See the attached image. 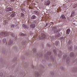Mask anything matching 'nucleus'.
Wrapping results in <instances>:
<instances>
[{"label":"nucleus","instance_id":"nucleus-20","mask_svg":"<svg viewBox=\"0 0 77 77\" xmlns=\"http://www.w3.org/2000/svg\"><path fill=\"white\" fill-rule=\"evenodd\" d=\"M70 55L71 56H74V54L72 52L70 54Z\"/></svg>","mask_w":77,"mask_h":77},{"label":"nucleus","instance_id":"nucleus-22","mask_svg":"<svg viewBox=\"0 0 77 77\" xmlns=\"http://www.w3.org/2000/svg\"><path fill=\"white\" fill-rule=\"evenodd\" d=\"M14 27H15V25L14 24H12L11 26V28H14Z\"/></svg>","mask_w":77,"mask_h":77},{"label":"nucleus","instance_id":"nucleus-7","mask_svg":"<svg viewBox=\"0 0 77 77\" xmlns=\"http://www.w3.org/2000/svg\"><path fill=\"white\" fill-rule=\"evenodd\" d=\"M69 32H70V29H67L66 31V34L67 35H69Z\"/></svg>","mask_w":77,"mask_h":77},{"label":"nucleus","instance_id":"nucleus-18","mask_svg":"<svg viewBox=\"0 0 77 77\" xmlns=\"http://www.w3.org/2000/svg\"><path fill=\"white\" fill-rule=\"evenodd\" d=\"M4 24H5V25H7V24H8V22H6V21H5L4 23Z\"/></svg>","mask_w":77,"mask_h":77},{"label":"nucleus","instance_id":"nucleus-11","mask_svg":"<svg viewBox=\"0 0 77 77\" xmlns=\"http://www.w3.org/2000/svg\"><path fill=\"white\" fill-rule=\"evenodd\" d=\"M19 35L20 36H26V34H24L21 32H20L19 33Z\"/></svg>","mask_w":77,"mask_h":77},{"label":"nucleus","instance_id":"nucleus-5","mask_svg":"<svg viewBox=\"0 0 77 77\" xmlns=\"http://www.w3.org/2000/svg\"><path fill=\"white\" fill-rule=\"evenodd\" d=\"M7 44H8V45H11L12 44V40H10L9 42H7Z\"/></svg>","mask_w":77,"mask_h":77},{"label":"nucleus","instance_id":"nucleus-38","mask_svg":"<svg viewBox=\"0 0 77 77\" xmlns=\"http://www.w3.org/2000/svg\"><path fill=\"white\" fill-rule=\"evenodd\" d=\"M2 74H3V73H1Z\"/></svg>","mask_w":77,"mask_h":77},{"label":"nucleus","instance_id":"nucleus-30","mask_svg":"<svg viewBox=\"0 0 77 77\" xmlns=\"http://www.w3.org/2000/svg\"><path fill=\"white\" fill-rule=\"evenodd\" d=\"M56 6V4H54V5H53V6Z\"/></svg>","mask_w":77,"mask_h":77},{"label":"nucleus","instance_id":"nucleus-13","mask_svg":"<svg viewBox=\"0 0 77 77\" xmlns=\"http://www.w3.org/2000/svg\"><path fill=\"white\" fill-rule=\"evenodd\" d=\"M61 18H62V19H64L65 18V16H64L63 15H62L60 17Z\"/></svg>","mask_w":77,"mask_h":77},{"label":"nucleus","instance_id":"nucleus-26","mask_svg":"<svg viewBox=\"0 0 77 77\" xmlns=\"http://www.w3.org/2000/svg\"><path fill=\"white\" fill-rule=\"evenodd\" d=\"M15 0H11V2H15Z\"/></svg>","mask_w":77,"mask_h":77},{"label":"nucleus","instance_id":"nucleus-29","mask_svg":"<svg viewBox=\"0 0 77 77\" xmlns=\"http://www.w3.org/2000/svg\"><path fill=\"white\" fill-rule=\"evenodd\" d=\"M36 49H33V51H34L35 52V51H36Z\"/></svg>","mask_w":77,"mask_h":77},{"label":"nucleus","instance_id":"nucleus-34","mask_svg":"<svg viewBox=\"0 0 77 77\" xmlns=\"http://www.w3.org/2000/svg\"><path fill=\"white\" fill-rule=\"evenodd\" d=\"M64 57H65H65H66V55L65 56H64Z\"/></svg>","mask_w":77,"mask_h":77},{"label":"nucleus","instance_id":"nucleus-4","mask_svg":"<svg viewBox=\"0 0 77 77\" xmlns=\"http://www.w3.org/2000/svg\"><path fill=\"white\" fill-rule=\"evenodd\" d=\"M5 11L7 12L8 11H13V9L12 8L9 7L5 9Z\"/></svg>","mask_w":77,"mask_h":77},{"label":"nucleus","instance_id":"nucleus-31","mask_svg":"<svg viewBox=\"0 0 77 77\" xmlns=\"http://www.w3.org/2000/svg\"><path fill=\"white\" fill-rule=\"evenodd\" d=\"M74 48H75V49H77V47H76V46H75V47H74Z\"/></svg>","mask_w":77,"mask_h":77},{"label":"nucleus","instance_id":"nucleus-25","mask_svg":"<svg viewBox=\"0 0 77 77\" xmlns=\"http://www.w3.org/2000/svg\"><path fill=\"white\" fill-rule=\"evenodd\" d=\"M72 46L70 48V50H72Z\"/></svg>","mask_w":77,"mask_h":77},{"label":"nucleus","instance_id":"nucleus-6","mask_svg":"<svg viewBox=\"0 0 77 77\" xmlns=\"http://www.w3.org/2000/svg\"><path fill=\"white\" fill-rule=\"evenodd\" d=\"M30 27L32 29H34L35 27V25L34 24H31L30 26Z\"/></svg>","mask_w":77,"mask_h":77},{"label":"nucleus","instance_id":"nucleus-2","mask_svg":"<svg viewBox=\"0 0 77 77\" xmlns=\"http://www.w3.org/2000/svg\"><path fill=\"white\" fill-rule=\"evenodd\" d=\"M46 37V35H45L44 33H42V36L40 38L39 37V39H45Z\"/></svg>","mask_w":77,"mask_h":77},{"label":"nucleus","instance_id":"nucleus-28","mask_svg":"<svg viewBox=\"0 0 77 77\" xmlns=\"http://www.w3.org/2000/svg\"><path fill=\"white\" fill-rule=\"evenodd\" d=\"M49 53V52H47V53L48 54H49V55H50V54H51V53H50L48 54Z\"/></svg>","mask_w":77,"mask_h":77},{"label":"nucleus","instance_id":"nucleus-23","mask_svg":"<svg viewBox=\"0 0 77 77\" xmlns=\"http://www.w3.org/2000/svg\"><path fill=\"white\" fill-rule=\"evenodd\" d=\"M39 12L38 11H37L36 13V14L37 15H39Z\"/></svg>","mask_w":77,"mask_h":77},{"label":"nucleus","instance_id":"nucleus-16","mask_svg":"<svg viewBox=\"0 0 77 77\" xmlns=\"http://www.w3.org/2000/svg\"><path fill=\"white\" fill-rule=\"evenodd\" d=\"M11 36L12 37H14V36H15V34H14L13 33H11Z\"/></svg>","mask_w":77,"mask_h":77},{"label":"nucleus","instance_id":"nucleus-9","mask_svg":"<svg viewBox=\"0 0 77 77\" xmlns=\"http://www.w3.org/2000/svg\"><path fill=\"white\" fill-rule=\"evenodd\" d=\"M36 18V16L34 15H33L31 17V19L32 20H33V19H35Z\"/></svg>","mask_w":77,"mask_h":77},{"label":"nucleus","instance_id":"nucleus-17","mask_svg":"<svg viewBox=\"0 0 77 77\" xmlns=\"http://www.w3.org/2000/svg\"><path fill=\"white\" fill-rule=\"evenodd\" d=\"M21 11H22V12H24V11H25V9L24 8H22L21 9Z\"/></svg>","mask_w":77,"mask_h":77},{"label":"nucleus","instance_id":"nucleus-27","mask_svg":"<svg viewBox=\"0 0 77 77\" xmlns=\"http://www.w3.org/2000/svg\"><path fill=\"white\" fill-rule=\"evenodd\" d=\"M74 6L75 8H76V7H77V4L75 5Z\"/></svg>","mask_w":77,"mask_h":77},{"label":"nucleus","instance_id":"nucleus-35","mask_svg":"<svg viewBox=\"0 0 77 77\" xmlns=\"http://www.w3.org/2000/svg\"><path fill=\"white\" fill-rule=\"evenodd\" d=\"M28 3H29V2H30V0H28Z\"/></svg>","mask_w":77,"mask_h":77},{"label":"nucleus","instance_id":"nucleus-19","mask_svg":"<svg viewBox=\"0 0 77 77\" xmlns=\"http://www.w3.org/2000/svg\"><path fill=\"white\" fill-rule=\"evenodd\" d=\"M53 30H54V31H56L57 30V28L54 27L53 28Z\"/></svg>","mask_w":77,"mask_h":77},{"label":"nucleus","instance_id":"nucleus-14","mask_svg":"<svg viewBox=\"0 0 77 77\" xmlns=\"http://www.w3.org/2000/svg\"><path fill=\"white\" fill-rule=\"evenodd\" d=\"M23 26L24 29H27V26H26V25L23 24Z\"/></svg>","mask_w":77,"mask_h":77},{"label":"nucleus","instance_id":"nucleus-10","mask_svg":"<svg viewBox=\"0 0 77 77\" xmlns=\"http://www.w3.org/2000/svg\"><path fill=\"white\" fill-rule=\"evenodd\" d=\"M20 15H21V17L22 18H24V14H23V13H20Z\"/></svg>","mask_w":77,"mask_h":77},{"label":"nucleus","instance_id":"nucleus-21","mask_svg":"<svg viewBox=\"0 0 77 77\" xmlns=\"http://www.w3.org/2000/svg\"><path fill=\"white\" fill-rule=\"evenodd\" d=\"M3 42L4 43H5L6 42V39L4 38L3 40Z\"/></svg>","mask_w":77,"mask_h":77},{"label":"nucleus","instance_id":"nucleus-33","mask_svg":"<svg viewBox=\"0 0 77 77\" xmlns=\"http://www.w3.org/2000/svg\"><path fill=\"white\" fill-rule=\"evenodd\" d=\"M55 44L56 45H57V44H58V43H56Z\"/></svg>","mask_w":77,"mask_h":77},{"label":"nucleus","instance_id":"nucleus-1","mask_svg":"<svg viewBox=\"0 0 77 77\" xmlns=\"http://www.w3.org/2000/svg\"><path fill=\"white\" fill-rule=\"evenodd\" d=\"M10 32H8L6 31L0 32V37H3V36H8Z\"/></svg>","mask_w":77,"mask_h":77},{"label":"nucleus","instance_id":"nucleus-36","mask_svg":"<svg viewBox=\"0 0 77 77\" xmlns=\"http://www.w3.org/2000/svg\"><path fill=\"white\" fill-rule=\"evenodd\" d=\"M47 24H46V26H47Z\"/></svg>","mask_w":77,"mask_h":77},{"label":"nucleus","instance_id":"nucleus-32","mask_svg":"<svg viewBox=\"0 0 77 77\" xmlns=\"http://www.w3.org/2000/svg\"><path fill=\"white\" fill-rule=\"evenodd\" d=\"M60 39H63V37H61V38H60Z\"/></svg>","mask_w":77,"mask_h":77},{"label":"nucleus","instance_id":"nucleus-3","mask_svg":"<svg viewBox=\"0 0 77 77\" xmlns=\"http://www.w3.org/2000/svg\"><path fill=\"white\" fill-rule=\"evenodd\" d=\"M44 5H46V6H48L50 5V1L49 0H47L45 3Z\"/></svg>","mask_w":77,"mask_h":77},{"label":"nucleus","instance_id":"nucleus-37","mask_svg":"<svg viewBox=\"0 0 77 77\" xmlns=\"http://www.w3.org/2000/svg\"><path fill=\"white\" fill-rule=\"evenodd\" d=\"M34 38H35V37H34Z\"/></svg>","mask_w":77,"mask_h":77},{"label":"nucleus","instance_id":"nucleus-15","mask_svg":"<svg viewBox=\"0 0 77 77\" xmlns=\"http://www.w3.org/2000/svg\"><path fill=\"white\" fill-rule=\"evenodd\" d=\"M15 14L13 13L11 14V17H15Z\"/></svg>","mask_w":77,"mask_h":77},{"label":"nucleus","instance_id":"nucleus-12","mask_svg":"<svg viewBox=\"0 0 77 77\" xmlns=\"http://www.w3.org/2000/svg\"><path fill=\"white\" fill-rule=\"evenodd\" d=\"M61 35L60 34H58L57 35H56V38L59 37V36H60Z\"/></svg>","mask_w":77,"mask_h":77},{"label":"nucleus","instance_id":"nucleus-8","mask_svg":"<svg viewBox=\"0 0 77 77\" xmlns=\"http://www.w3.org/2000/svg\"><path fill=\"white\" fill-rule=\"evenodd\" d=\"M75 11H73L72 12V14L71 15V17H73V16H74L75 15Z\"/></svg>","mask_w":77,"mask_h":77},{"label":"nucleus","instance_id":"nucleus-24","mask_svg":"<svg viewBox=\"0 0 77 77\" xmlns=\"http://www.w3.org/2000/svg\"><path fill=\"white\" fill-rule=\"evenodd\" d=\"M53 24V22H51L50 23V26H51V25H52Z\"/></svg>","mask_w":77,"mask_h":77}]
</instances>
